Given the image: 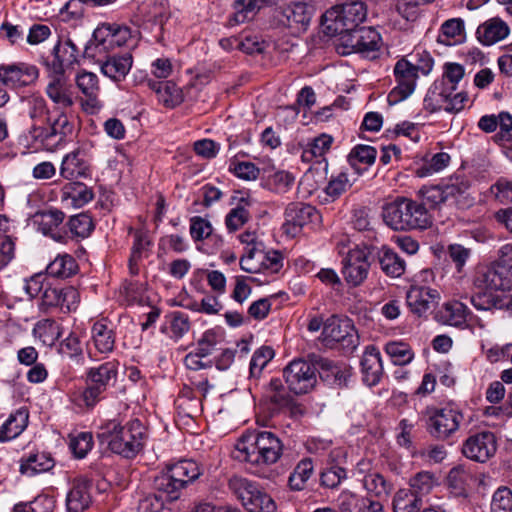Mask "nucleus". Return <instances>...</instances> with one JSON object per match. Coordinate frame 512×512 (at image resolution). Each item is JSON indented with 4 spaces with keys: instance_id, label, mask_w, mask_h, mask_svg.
Listing matches in <instances>:
<instances>
[{
    "instance_id": "1",
    "label": "nucleus",
    "mask_w": 512,
    "mask_h": 512,
    "mask_svg": "<svg viewBox=\"0 0 512 512\" xmlns=\"http://www.w3.org/2000/svg\"><path fill=\"white\" fill-rule=\"evenodd\" d=\"M283 443L271 431H258L242 436L236 444V458L255 466L254 473L261 478L272 479L275 474L264 466L278 462L283 454Z\"/></svg>"
},
{
    "instance_id": "2",
    "label": "nucleus",
    "mask_w": 512,
    "mask_h": 512,
    "mask_svg": "<svg viewBox=\"0 0 512 512\" xmlns=\"http://www.w3.org/2000/svg\"><path fill=\"white\" fill-rule=\"evenodd\" d=\"M147 437V428L139 419L124 425L110 420L101 425L97 433L101 444H106L113 453L126 459H133L143 450Z\"/></svg>"
},
{
    "instance_id": "3",
    "label": "nucleus",
    "mask_w": 512,
    "mask_h": 512,
    "mask_svg": "<svg viewBox=\"0 0 512 512\" xmlns=\"http://www.w3.org/2000/svg\"><path fill=\"white\" fill-rule=\"evenodd\" d=\"M203 468L194 460L182 459L168 464L154 479L156 496L163 501L178 500L183 490L196 481Z\"/></svg>"
},
{
    "instance_id": "4",
    "label": "nucleus",
    "mask_w": 512,
    "mask_h": 512,
    "mask_svg": "<svg viewBox=\"0 0 512 512\" xmlns=\"http://www.w3.org/2000/svg\"><path fill=\"white\" fill-rule=\"evenodd\" d=\"M132 37L128 26L117 23H102L94 30L92 38L85 45L83 56L96 60L114 54L116 48L128 43Z\"/></svg>"
},
{
    "instance_id": "5",
    "label": "nucleus",
    "mask_w": 512,
    "mask_h": 512,
    "mask_svg": "<svg viewBox=\"0 0 512 512\" xmlns=\"http://www.w3.org/2000/svg\"><path fill=\"white\" fill-rule=\"evenodd\" d=\"M464 415L457 407L447 405L442 408L427 407L422 413L423 427L434 440L446 441L460 429Z\"/></svg>"
},
{
    "instance_id": "6",
    "label": "nucleus",
    "mask_w": 512,
    "mask_h": 512,
    "mask_svg": "<svg viewBox=\"0 0 512 512\" xmlns=\"http://www.w3.org/2000/svg\"><path fill=\"white\" fill-rule=\"evenodd\" d=\"M228 487L248 512H275L276 504L256 482L240 476H233Z\"/></svg>"
},
{
    "instance_id": "7",
    "label": "nucleus",
    "mask_w": 512,
    "mask_h": 512,
    "mask_svg": "<svg viewBox=\"0 0 512 512\" xmlns=\"http://www.w3.org/2000/svg\"><path fill=\"white\" fill-rule=\"evenodd\" d=\"M118 363L107 361L86 373V387L81 392V400L87 408H93L104 398V393L116 381Z\"/></svg>"
},
{
    "instance_id": "8",
    "label": "nucleus",
    "mask_w": 512,
    "mask_h": 512,
    "mask_svg": "<svg viewBox=\"0 0 512 512\" xmlns=\"http://www.w3.org/2000/svg\"><path fill=\"white\" fill-rule=\"evenodd\" d=\"M321 340L325 346L341 348L344 353H352L359 345V335L350 319L329 317L322 329Z\"/></svg>"
},
{
    "instance_id": "9",
    "label": "nucleus",
    "mask_w": 512,
    "mask_h": 512,
    "mask_svg": "<svg viewBox=\"0 0 512 512\" xmlns=\"http://www.w3.org/2000/svg\"><path fill=\"white\" fill-rule=\"evenodd\" d=\"M74 118L67 109L55 108L44 129H37L38 141L36 144L51 149L65 140L74 132Z\"/></svg>"
},
{
    "instance_id": "10",
    "label": "nucleus",
    "mask_w": 512,
    "mask_h": 512,
    "mask_svg": "<svg viewBox=\"0 0 512 512\" xmlns=\"http://www.w3.org/2000/svg\"><path fill=\"white\" fill-rule=\"evenodd\" d=\"M324 17L326 21L333 22L332 25H328V29H333L335 33H342L361 27L360 25L367 17V7L362 1L345 2L328 10Z\"/></svg>"
},
{
    "instance_id": "11",
    "label": "nucleus",
    "mask_w": 512,
    "mask_h": 512,
    "mask_svg": "<svg viewBox=\"0 0 512 512\" xmlns=\"http://www.w3.org/2000/svg\"><path fill=\"white\" fill-rule=\"evenodd\" d=\"M416 204L413 200L398 197L382 207V217L387 226L397 231L416 228Z\"/></svg>"
},
{
    "instance_id": "12",
    "label": "nucleus",
    "mask_w": 512,
    "mask_h": 512,
    "mask_svg": "<svg viewBox=\"0 0 512 512\" xmlns=\"http://www.w3.org/2000/svg\"><path fill=\"white\" fill-rule=\"evenodd\" d=\"M285 382L296 395L308 393L316 384V368L304 360H294L283 370Z\"/></svg>"
},
{
    "instance_id": "13",
    "label": "nucleus",
    "mask_w": 512,
    "mask_h": 512,
    "mask_svg": "<svg viewBox=\"0 0 512 512\" xmlns=\"http://www.w3.org/2000/svg\"><path fill=\"white\" fill-rule=\"evenodd\" d=\"M393 75L396 86L387 96L389 105H396L413 94L416 86V65L401 58L394 66Z\"/></svg>"
},
{
    "instance_id": "14",
    "label": "nucleus",
    "mask_w": 512,
    "mask_h": 512,
    "mask_svg": "<svg viewBox=\"0 0 512 512\" xmlns=\"http://www.w3.org/2000/svg\"><path fill=\"white\" fill-rule=\"evenodd\" d=\"M474 285L490 292L509 290L512 288V267L493 262L490 266L480 268L476 272Z\"/></svg>"
},
{
    "instance_id": "15",
    "label": "nucleus",
    "mask_w": 512,
    "mask_h": 512,
    "mask_svg": "<svg viewBox=\"0 0 512 512\" xmlns=\"http://www.w3.org/2000/svg\"><path fill=\"white\" fill-rule=\"evenodd\" d=\"M497 447L495 434L491 431H481L464 440L461 452L471 461L485 463L496 454Z\"/></svg>"
},
{
    "instance_id": "16",
    "label": "nucleus",
    "mask_w": 512,
    "mask_h": 512,
    "mask_svg": "<svg viewBox=\"0 0 512 512\" xmlns=\"http://www.w3.org/2000/svg\"><path fill=\"white\" fill-rule=\"evenodd\" d=\"M320 219L319 212L310 204L292 202L285 209L283 232L292 238L302 231V228Z\"/></svg>"
},
{
    "instance_id": "17",
    "label": "nucleus",
    "mask_w": 512,
    "mask_h": 512,
    "mask_svg": "<svg viewBox=\"0 0 512 512\" xmlns=\"http://www.w3.org/2000/svg\"><path fill=\"white\" fill-rule=\"evenodd\" d=\"M39 77L35 65L18 62L0 65V81L7 87L17 89L33 84Z\"/></svg>"
},
{
    "instance_id": "18",
    "label": "nucleus",
    "mask_w": 512,
    "mask_h": 512,
    "mask_svg": "<svg viewBox=\"0 0 512 512\" xmlns=\"http://www.w3.org/2000/svg\"><path fill=\"white\" fill-rule=\"evenodd\" d=\"M370 263L365 250L350 249L343 260L342 274L348 285L357 287L361 285L368 276Z\"/></svg>"
},
{
    "instance_id": "19",
    "label": "nucleus",
    "mask_w": 512,
    "mask_h": 512,
    "mask_svg": "<svg viewBox=\"0 0 512 512\" xmlns=\"http://www.w3.org/2000/svg\"><path fill=\"white\" fill-rule=\"evenodd\" d=\"M79 49L75 43L67 38L59 41L53 48L51 60H45L47 71L65 73L66 69L78 63Z\"/></svg>"
},
{
    "instance_id": "20",
    "label": "nucleus",
    "mask_w": 512,
    "mask_h": 512,
    "mask_svg": "<svg viewBox=\"0 0 512 512\" xmlns=\"http://www.w3.org/2000/svg\"><path fill=\"white\" fill-rule=\"evenodd\" d=\"M48 72L49 82L45 93L57 105L56 108L69 109L74 105L73 91L65 73Z\"/></svg>"
},
{
    "instance_id": "21",
    "label": "nucleus",
    "mask_w": 512,
    "mask_h": 512,
    "mask_svg": "<svg viewBox=\"0 0 512 512\" xmlns=\"http://www.w3.org/2000/svg\"><path fill=\"white\" fill-rule=\"evenodd\" d=\"M93 61L100 65V70L106 77L114 82H121L132 68L133 57L130 52L114 53Z\"/></svg>"
},
{
    "instance_id": "22",
    "label": "nucleus",
    "mask_w": 512,
    "mask_h": 512,
    "mask_svg": "<svg viewBox=\"0 0 512 512\" xmlns=\"http://www.w3.org/2000/svg\"><path fill=\"white\" fill-rule=\"evenodd\" d=\"M64 218L65 214L61 210L48 209L36 215V222L39 230L44 235L51 237L59 243L67 244L70 238L69 233L60 228Z\"/></svg>"
},
{
    "instance_id": "23",
    "label": "nucleus",
    "mask_w": 512,
    "mask_h": 512,
    "mask_svg": "<svg viewBox=\"0 0 512 512\" xmlns=\"http://www.w3.org/2000/svg\"><path fill=\"white\" fill-rule=\"evenodd\" d=\"M315 364L319 368V376L324 381L338 387H346L352 376L351 368L344 364L334 362L328 358L317 357Z\"/></svg>"
},
{
    "instance_id": "24",
    "label": "nucleus",
    "mask_w": 512,
    "mask_h": 512,
    "mask_svg": "<svg viewBox=\"0 0 512 512\" xmlns=\"http://www.w3.org/2000/svg\"><path fill=\"white\" fill-rule=\"evenodd\" d=\"M116 335L113 328L105 321H96L91 328L90 357L96 354H109L114 350Z\"/></svg>"
},
{
    "instance_id": "25",
    "label": "nucleus",
    "mask_w": 512,
    "mask_h": 512,
    "mask_svg": "<svg viewBox=\"0 0 512 512\" xmlns=\"http://www.w3.org/2000/svg\"><path fill=\"white\" fill-rule=\"evenodd\" d=\"M129 233L133 235V244L128 260V268L130 274L136 276L139 274V264L149 255L152 242L148 231L145 229H133L130 227Z\"/></svg>"
},
{
    "instance_id": "26",
    "label": "nucleus",
    "mask_w": 512,
    "mask_h": 512,
    "mask_svg": "<svg viewBox=\"0 0 512 512\" xmlns=\"http://www.w3.org/2000/svg\"><path fill=\"white\" fill-rule=\"evenodd\" d=\"M27 114L32 121L29 129V135L34 143H37L39 137L36 130L44 129L50 119V111L46 100L42 96H31L27 99Z\"/></svg>"
},
{
    "instance_id": "27",
    "label": "nucleus",
    "mask_w": 512,
    "mask_h": 512,
    "mask_svg": "<svg viewBox=\"0 0 512 512\" xmlns=\"http://www.w3.org/2000/svg\"><path fill=\"white\" fill-rule=\"evenodd\" d=\"M360 364L363 382L370 387L377 385L383 374L379 350L373 345L367 346Z\"/></svg>"
},
{
    "instance_id": "28",
    "label": "nucleus",
    "mask_w": 512,
    "mask_h": 512,
    "mask_svg": "<svg viewBox=\"0 0 512 512\" xmlns=\"http://www.w3.org/2000/svg\"><path fill=\"white\" fill-rule=\"evenodd\" d=\"M509 32L510 28L507 23L498 17H494L478 26L476 38L482 45L491 46L505 39Z\"/></svg>"
},
{
    "instance_id": "29",
    "label": "nucleus",
    "mask_w": 512,
    "mask_h": 512,
    "mask_svg": "<svg viewBox=\"0 0 512 512\" xmlns=\"http://www.w3.org/2000/svg\"><path fill=\"white\" fill-rule=\"evenodd\" d=\"M92 502L89 482L75 479L66 496L67 512H84Z\"/></svg>"
},
{
    "instance_id": "30",
    "label": "nucleus",
    "mask_w": 512,
    "mask_h": 512,
    "mask_svg": "<svg viewBox=\"0 0 512 512\" xmlns=\"http://www.w3.org/2000/svg\"><path fill=\"white\" fill-rule=\"evenodd\" d=\"M333 142L334 138L326 133L308 140L302 147V161L306 163H322L326 161L325 156L330 151Z\"/></svg>"
},
{
    "instance_id": "31",
    "label": "nucleus",
    "mask_w": 512,
    "mask_h": 512,
    "mask_svg": "<svg viewBox=\"0 0 512 512\" xmlns=\"http://www.w3.org/2000/svg\"><path fill=\"white\" fill-rule=\"evenodd\" d=\"M314 8L303 2H294L284 9L286 25L296 32H304L307 30Z\"/></svg>"
},
{
    "instance_id": "32",
    "label": "nucleus",
    "mask_w": 512,
    "mask_h": 512,
    "mask_svg": "<svg viewBox=\"0 0 512 512\" xmlns=\"http://www.w3.org/2000/svg\"><path fill=\"white\" fill-rule=\"evenodd\" d=\"M19 462L20 473L27 476L47 472L55 466V460L52 455L44 451L31 452L27 456L21 457Z\"/></svg>"
},
{
    "instance_id": "33",
    "label": "nucleus",
    "mask_w": 512,
    "mask_h": 512,
    "mask_svg": "<svg viewBox=\"0 0 512 512\" xmlns=\"http://www.w3.org/2000/svg\"><path fill=\"white\" fill-rule=\"evenodd\" d=\"M94 197L91 188L82 182H69L60 191V199L66 206L81 208Z\"/></svg>"
},
{
    "instance_id": "34",
    "label": "nucleus",
    "mask_w": 512,
    "mask_h": 512,
    "mask_svg": "<svg viewBox=\"0 0 512 512\" xmlns=\"http://www.w3.org/2000/svg\"><path fill=\"white\" fill-rule=\"evenodd\" d=\"M453 90L448 87L447 82L436 80L430 86L423 100V107L429 113L445 110L448 97L453 94Z\"/></svg>"
},
{
    "instance_id": "35",
    "label": "nucleus",
    "mask_w": 512,
    "mask_h": 512,
    "mask_svg": "<svg viewBox=\"0 0 512 512\" xmlns=\"http://www.w3.org/2000/svg\"><path fill=\"white\" fill-rule=\"evenodd\" d=\"M84 148H77L67 154L61 164L60 174L65 179L71 180L79 177H87L89 164L87 159L81 157Z\"/></svg>"
},
{
    "instance_id": "36",
    "label": "nucleus",
    "mask_w": 512,
    "mask_h": 512,
    "mask_svg": "<svg viewBox=\"0 0 512 512\" xmlns=\"http://www.w3.org/2000/svg\"><path fill=\"white\" fill-rule=\"evenodd\" d=\"M29 413L27 409L20 408L10 414L0 427V442L4 443L18 437L27 427Z\"/></svg>"
},
{
    "instance_id": "37",
    "label": "nucleus",
    "mask_w": 512,
    "mask_h": 512,
    "mask_svg": "<svg viewBox=\"0 0 512 512\" xmlns=\"http://www.w3.org/2000/svg\"><path fill=\"white\" fill-rule=\"evenodd\" d=\"M148 86L155 91L158 101L165 107L173 108L183 101L181 89L172 81L157 82L148 80Z\"/></svg>"
},
{
    "instance_id": "38",
    "label": "nucleus",
    "mask_w": 512,
    "mask_h": 512,
    "mask_svg": "<svg viewBox=\"0 0 512 512\" xmlns=\"http://www.w3.org/2000/svg\"><path fill=\"white\" fill-rule=\"evenodd\" d=\"M469 315L470 311L466 305L459 301H451L443 306L436 319L446 325L464 327Z\"/></svg>"
},
{
    "instance_id": "39",
    "label": "nucleus",
    "mask_w": 512,
    "mask_h": 512,
    "mask_svg": "<svg viewBox=\"0 0 512 512\" xmlns=\"http://www.w3.org/2000/svg\"><path fill=\"white\" fill-rule=\"evenodd\" d=\"M76 85L85 96L87 105L92 108H99L101 106L98 100L100 87L96 74L87 71L79 73L76 77Z\"/></svg>"
},
{
    "instance_id": "40",
    "label": "nucleus",
    "mask_w": 512,
    "mask_h": 512,
    "mask_svg": "<svg viewBox=\"0 0 512 512\" xmlns=\"http://www.w3.org/2000/svg\"><path fill=\"white\" fill-rule=\"evenodd\" d=\"M315 472L314 461L310 457L301 459L288 477V486L292 491H302Z\"/></svg>"
},
{
    "instance_id": "41",
    "label": "nucleus",
    "mask_w": 512,
    "mask_h": 512,
    "mask_svg": "<svg viewBox=\"0 0 512 512\" xmlns=\"http://www.w3.org/2000/svg\"><path fill=\"white\" fill-rule=\"evenodd\" d=\"M267 4L268 0H235L233 2L234 13L229 22L241 24L249 21Z\"/></svg>"
},
{
    "instance_id": "42",
    "label": "nucleus",
    "mask_w": 512,
    "mask_h": 512,
    "mask_svg": "<svg viewBox=\"0 0 512 512\" xmlns=\"http://www.w3.org/2000/svg\"><path fill=\"white\" fill-rule=\"evenodd\" d=\"M265 397L273 405L274 410L290 407L293 398L285 391L281 379L272 378L265 390Z\"/></svg>"
},
{
    "instance_id": "43",
    "label": "nucleus",
    "mask_w": 512,
    "mask_h": 512,
    "mask_svg": "<svg viewBox=\"0 0 512 512\" xmlns=\"http://www.w3.org/2000/svg\"><path fill=\"white\" fill-rule=\"evenodd\" d=\"M379 264L382 271L390 277H400L405 271V262L396 252L383 247L378 253Z\"/></svg>"
},
{
    "instance_id": "44",
    "label": "nucleus",
    "mask_w": 512,
    "mask_h": 512,
    "mask_svg": "<svg viewBox=\"0 0 512 512\" xmlns=\"http://www.w3.org/2000/svg\"><path fill=\"white\" fill-rule=\"evenodd\" d=\"M250 205V200L242 197L237 206L229 211L225 217V225L229 232L239 230L250 220L251 214L248 210Z\"/></svg>"
},
{
    "instance_id": "45",
    "label": "nucleus",
    "mask_w": 512,
    "mask_h": 512,
    "mask_svg": "<svg viewBox=\"0 0 512 512\" xmlns=\"http://www.w3.org/2000/svg\"><path fill=\"white\" fill-rule=\"evenodd\" d=\"M69 241L87 238L94 229L92 218L86 213L71 216L68 223Z\"/></svg>"
},
{
    "instance_id": "46",
    "label": "nucleus",
    "mask_w": 512,
    "mask_h": 512,
    "mask_svg": "<svg viewBox=\"0 0 512 512\" xmlns=\"http://www.w3.org/2000/svg\"><path fill=\"white\" fill-rule=\"evenodd\" d=\"M78 270L75 259L70 255L56 257L46 268V274L56 278H68Z\"/></svg>"
},
{
    "instance_id": "47",
    "label": "nucleus",
    "mask_w": 512,
    "mask_h": 512,
    "mask_svg": "<svg viewBox=\"0 0 512 512\" xmlns=\"http://www.w3.org/2000/svg\"><path fill=\"white\" fill-rule=\"evenodd\" d=\"M363 484L367 492L378 499H386L392 491V484L378 472H371L365 475Z\"/></svg>"
},
{
    "instance_id": "48",
    "label": "nucleus",
    "mask_w": 512,
    "mask_h": 512,
    "mask_svg": "<svg viewBox=\"0 0 512 512\" xmlns=\"http://www.w3.org/2000/svg\"><path fill=\"white\" fill-rule=\"evenodd\" d=\"M384 350L395 365H405L414 358V351L411 346L402 341L388 342Z\"/></svg>"
},
{
    "instance_id": "49",
    "label": "nucleus",
    "mask_w": 512,
    "mask_h": 512,
    "mask_svg": "<svg viewBox=\"0 0 512 512\" xmlns=\"http://www.w3.org/2000/svg\"><path fill=\"white\" fill-rule=\"evenodd\" d=\"M450 155L446 152L434 154L431 159L422 158L418 165V177H427L445 169L450 163Z\"/></svg>"
},
{
    "instance_id": "50",
    "label": "nucleus",
    "mask_w": 512,
    "mask_h": 512,
    "mask_svg": "<svg viewBox=\"0 0 512 512\" xmlns=\"http://www.w3.org/2000/svg\"><path fill=\"white\" fill-rule=\"evenodd\" d=\"M346 479V468L337 464L328 465L323 468L319 474L320 486L326 489H335Z\"/></svg>"
},
{
    "instance_id": "51",
    "label": "nucleus",
    "mask_w": 512,
    "mask_h": 512,
    "mask_svg": "<svg viewBox=\"0 0 512 512\" xmlns=\"http://www.w3.org/2000/svg\"><path fill=\"white\" fill-rule=\"evenodd\" d=\"M440 301V293L429 286H418V317L433 312Z\"/></svg>"
},
{
    "instance_id": "52",
    "label": "nucleus",
    "mask_w": 512,
    "mask_h": 512,
    "mask_svg": "<svg viewBox=\"0 0 512 512\" xmlns=\"http://www.w3.org/2000/svg\"><path fill=\"white\" fill-rule=\"evenodd\" d=\"M274 355V350L269 346H262L258 348L254 352L250 361V376L253 378H259L263 369L274 358Z\"/></svg>"
},
{
    "instance_id": "53",
    "label": "nucleus",
    "mask_w": 512,
    "mask_h": 512,
    "mask_svg": "<svg viewBox=\"0 0 512 512\" xmlns=\"http://www.w3.org/2000/svg\"><path fill=\"white\" fill-rule=\"evenodd\" d=\"M256 261L260 264V270H268L271 273H277L283 266V257L279 251L270 250L265 252L257 248L255 254Z\"/></svg>"
},
{
    "instance_id": "54",
    "label": "nucleus",
    "mask_w": 512,
    "mask_h": 512,
    "mask_svg": "<svg viewBox=\"0 0 512 512\" xmlns=\"http://www.w3.org/2000/svg\"><path fill=\"white\" fill-rule=\"evenodd\" d=\"M223 341V333L219 330L209 329L203 333L194 349L200 355L209 356L216 349V346Z\"/></svg>"
},
{
    "instance_id": "55",
    "label": "nucleus",
    "mask_w": 512,
    "mask_h": 512,
    "mask_svg": "<svg viewBox=\"0 0 512 512\" xmlns=\"http://www.w3.org/2000/svg\"><path fill=\"white\" fill-rule=\"evenodd\" d=\"M380 34L373 27H360L358 53L369 54L379 49Z\"/></svg>"
},
{
    "instance_id": "56",
    "label": "nucleus",
    "mask_w": 512,
    "mask_h": 512,
    "mask_svg": "<svg viewBox=\"0 0 512 512\" xmlns=\"http://www.w3.org/2000/svg\"><path fill=\"white\" fill-rule=\"evenodd\" d=\"M377 151L374 147L368 145L355 146L348 157L350 165L358 171L357 163L371 165L374 163Z\"/></svg>"
},
{
    "instance_id": "57",
    "label": "nucleus",
    "mask_w": 512,
    "mask_h": 512,
    "mask_svg": "<svg viewBox=\"0 0 512 512\" xmlns=\"http://www.w3.org/2000/svg\"><path fill=\"white\" fill-rule=\"evenodd\" d=\"M490 512H512V491L506 486H500L493 493Z\"/></svg>"
},
{
    "instance_id": "58",
    "label": "nucleus",
    "mask_w": 512,
    "mask_h": 512,
    "mask_svg": "<svg viewBox=\"0 0 512 512\" xmlns=\"http://www.w3.org/2000/svg\"><path fill=\"white\" fill-rule=\"evenodd\" d=\"M394 512H416V492L410 489H400L393 499Z\"/></svg>"
},
{
    "instance_id": "59",
    "label": "nucleus",
    "mask_w": 512,
    "mask_h": 512,
    "mask_svg": "<svg viewBox=\"0 0 512 512\" xmlns=\"http://www.w3.org/2000/svg\"><path fill=\"white\" fill-rule=\"evenodd\" d=\"M93 447V437L89 432H80L70 437L69 448L76 458H84Z\"/></svg>"
},
{
    "instance_id": "60",
    "label": "nucleus",
    "mask_w": 512,
    "mask_h": 512,
    "mask_svg": "<svg viewBox=\"0 0 512 512\" xmlns=\"http://www.w3.org/2000/svg\"><path fill=\"white\" fill-rule=\"evenodd\" d=\"M352 186V182L345 172H340L336 176H332L325 188V192L333 200L339 198Z\"/></svg>"
},
{
    "instance_id": "61",
    "label": "nucleus",
    "mask_w": 512,
    "mask_h": 512,
    "mask_svg": "<svg viewBox=\"0 0 512 512\" xmlns=\"http://www.w3.org/2000/svg\"><path fill=\"white\" fill-rule=\"evenodd\" d=\"M465 75L464 67L459 63L447 62L443 67V76L440 81H445L448 87L454 92L457 90L459 82Z\"/></svg>"
},
{
    "instance_id": "62",
    "label": "nucleus",
    "mask_w": 512,
    "mask_h": 512,
    "mask_svg": "<svg viewBox=\"0 0 512 512\" xmlns=\"http://www.w3.org/2000/svg\"><path fill=\"white\" fill-rule=\"evenodd\" d=\"M423 464L432 465L441 463L447 456L445 447L441 444H430L418 452Z\"/></svg>"
},
{
    "instance_id": "63",
    "label": "nucleus",
    "mask_w": 512,
    "mask_h": 512,
    "mask_svg": "<svg viewBox=\"0 0 512 512\" xmlns=\"http://www.w3.org/2000/svg\"><path fill=\"white\" fill-rule=\"evenodd\" d=\"M294 176L287 171H277L268 179L270 189L276 193H285L294 184Z\"/></svg>"
},
{
    "instance_id": "64",
    "label": "nucleus",
    "mask_w": 512,
    "mask_h": 512,
    "mask_svg": "<svg viewBox=\"0 0 512 512\" xmlns=\"http://www.w3.org/2000/svg\"><path fill=\"white\" fill-rule=\"evenodd\" d=\"M212 225L200 216H194L190 219V235L194 241H202L208 238L212 233Z\"/></svg>"
}]
</instances>
